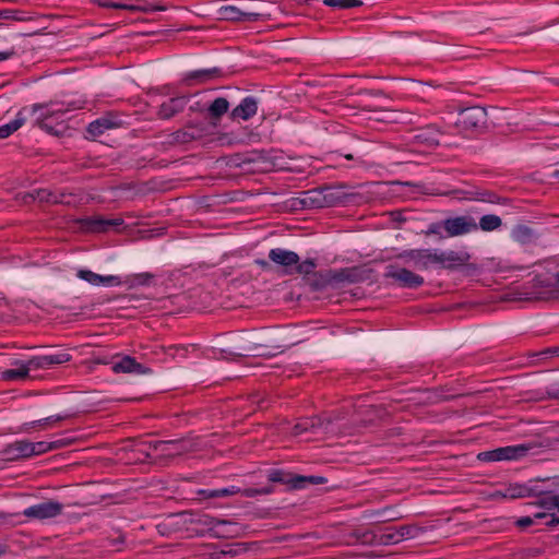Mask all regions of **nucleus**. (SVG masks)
Here are the masks:
<instances>
[{
  "mask_svg": "<svg viewBox=\"0 0 559 559\" xmlns=\"http://www.w3.org/2000/svg\"><path fill=\"white\" fill-rule=\"evenodd\" d=\"M441 229H443V221L430 224L425 235H438L440 238H444V236L441 235Z\"/></svg>",
  "mask_w": 559,
  "mask_h": 559,
  "instance_id": "obj_45",
  "label": "nucleus"
},
{
  "mask_svg": "<svg viewBox=\"0 0 559 559\" xmlns=\"http://www.w3.org/2000/svg\"><path fill=\"white\" fill-rule=\"evenodd\" d=\"M345 158L350 160V159H353L354 157H353V155H352V154H347V155H345Z\"/></svg>",
  "mask_w": 559,
  "mask_h": 559,
  "instance_id": "obj_60",
  "label": "nucleus"
},
{
  "mask_svg": "<svg viewBox=\"0 0 559 559\" xmlns=\"http://www.w3.org/2000/svg\"><path fill=\"white\" fill-rule=\"evenodd\" d=\"M63 510V506L53 500H46L26 508L23 515L31 520H49L58 516Z\"/></svg>",
  "mask_w": 559,
  "mask_h": 559,
  "instance_id": "obj_5",
  "label": "nucleus"
},
{
  "mask_svg": "<svg viewBox=\"0 0 559 559\" xmlns=\"http://www.w3.org/2000/svg\"><path fill=\"white\" fill-rule=\"evenodd\" d=\"M545 349H559V346L546 347Z\"/></svg>",
  "mask_w": 559,
  "mask_h": 559,
  "instance_id": "obj_61",
  "label": "nucleus"
},
{
  "mask_svg": "<svg viewBox=\"0 0 559 559\" xmlns=\"http://www.w3.org/2000/svg\"><path fill=\"white\" fill-rule=\"evenodd\" d=\"M540 519H547V521L545 522L547 525H557L559 523V519L554 514L536 513L534 518L526 516L521 519L519 521V524L521 526H527L533 524L536 520Z\"/></svg>",
  "mask_w": 559,
  "mask_h": 559,
  "instance_id": "obj_36",
  "label": "nucleus"
},
{
  "mask_svg": "<svg viewBox=\"0 0 559 559\" xmlns=\"http://www.w3.org/2000/svg\"><path fill=\"white\" fill-rule=\"evenodd\" d=\"M75 224L82 231L102 233L100 215L78 218Z\"/></svg>",
  "mask_w": 559,
  "mask_h": 559,
  "instance_id": "obj_28",
  "label": "nucleus"
},
{
  "mask_svg": "<svg viewBox=\"0 0 559 559\" xmlns=\"http://www.w3.org/2000/svg\"><path fill=\"white\" fill-rule=\"evenodd\" d=\"M223 72L219 68L202 69L187 73L182 82L186 85H191L193 81L203 84L214 79L221 78Z\"/></svg>",
  "mask_w": 559,
  "mask_h": 559,
  "instance_id": "obj_18",
  "label": "nucleus"
},
{
  "mask_svg": "<svg viewBox=\"0 0 559 559\" xmlns=\"http://www.w3.org/2000/svg\"><path fill=\"white\" fill-rule=\"evenodd\" d=\"M207 133L204 122H189L183 129L175 131L171 136L175 143H189L203 138Z\"/></svg>",
  "mask_w": 559,
  "mask_h": 559,
  "instance_id": "obj_10",
  "label": "nucleus"
},
{
  "mask_svg": "<svg viewBox=\"0 0 559 559\" xmlns=\"http://www.w3.org/2000/svg\"><path fill=\"white\" fill-rule=\"evenodd\" d=\"M40 346H21L20 349H28V350H32V349H37L39 348Z\"/></svg>",
  "mask_w": 559,
  "mask_h": 559,
  "instance_id": "obj_57",
  "label": "nucleus"
},
{
  "mask_svg": "<svg viewBox=\"0 0 559 559\" xmlns=\"http://www.w3.org/2000/svg\"><path fill=\"white\" fill-rule=\"evenodd\" d=\"M114 127H116V123L112 122L111 119L99 118L88 124L87 132L92 136H98L103 134L106 130L112 129Z\"/></svg>",
  "mask_w": 559,
  "mask_h": 559,
  "instance_id": "obj_31",
  "label": "nucleus"
},
{
  "mask_svg": "<svg viewBox=\"0 0 559 559\" xmlns=\"http://www.w3.org/2000/svg\"><path fill=\"white\" fill-rule=\"evenodd\" d=\"M22 115L23 111L21 110L14 120L0 126V139L9 138L13 132L17 131L24 124L25 118Z\"/></svg>",
  "mask_w": 559,
  "mask_h": 559,
  "instance_id": "obj_32",
  "label": "nucleus"
},
{
  "mask_svg": "<svg viewBox=\"0 0 559 559\" xmlns=\"http://www.w3.org/2000/svg\"><path fill=\"white\" fill-rule=\"evenodd\" d=\"M552 176L559 180V169H558V170H556V171L552 174Z\"/></svg>",
  "mask_w": 559,
  "mask_h": 559,
  "instance_id": "obj_59",
  "label": "nucleus"
},
{
  "mask_svg": "<svg viewBox=\"0 0 559 559\" xmlns=\"http://www.w3.org/2000/svg\"><path fill=\"white\" fill-rule=\"evenodd\" d=\"M477 225L484 231H492L502 225V221L498 215L487 214L480 217Z\"/></svg>",
  "mask_w": 559,
  "mask_h": 559,
  "instance_id": "obj_35",
  "label": "nucleus"
},
{
  "mask_svg": "<svg viewBox=\"0 0 559 559\" xmlns=\"http://www.w3.org/2000/svg\"><path fill=\"white\" fill-rule=\"evenodd\" d=\"M533 287L546 288L537 299L548 300L559 298V272L537 274L533 278Z\"/></svg>",
  "mask_w": 559,
  "mask_h": 559,
  "instance_id": "obj_8",
  "label": "nucleus"
},
{
  "mask_svg": "<svg viewBox=\"0 0 559 559\" xmlns=\"http://www.w3.org/2000/svg\"><path fill=\"white\" fill-rule=\"evenodd\" d=\"M299 203L302 205V207H325L322 187L302 192L301 198L299 199Z\"/></svg>",
  "mask_w": 559,
  "mask_h": 559,
  "instance_id": "obj_22",
  "label": "nucleus"
},
{
  "mask_svg": "<svg viewBox=\"0 0 559 559\" xmlns=\"http://www.w3.org/2000/svg\"><path fill=\"white\" fill-rule=\"evenodd\" d=\"M236 492H237V490L235 487L222 488V489L212 490L210 493V497H226V496L234 495Z\"/></svg>",
  "mask_w": 559,
  "mask_h": 559,
  "instance_id": "obj_47",
  "label": "nucleus"
},
{
  "mask_svg": "<svg viewBox=\"0 0 559 559\" xmlns=\"http://www.w3.org/2000/svg\"><path fill=\"white\" fill-rule=\"evenodd\" d=\"M443 229L447 237H456L477 230L478 225L472 216H456L444 219Z\"/></svg>",
  "mask_w": 559,
  "mask_h": 559,
  "instance_id": "obj_7",
  "label": "nucleus"
},
{
  "mask_svg": "<svg viewBox=\"0 0 559 559\" xmlns=\"http://www.w3.org/2000/svg\"><path fill=\"white\" fill-rule=\"evenodd\" d=\"M255 263L258 265H260L261 267H263V269H270L271 267L270 263L267 261H265V260H260L259 259V260L255 261Z\"/></svg>",
  "mask_w": 559,
  "mask_h": 559,
  "instance_id": "obj_54",
  "label": "nucleus"
},
{
  "mask_svg": "<svg viewBox=\"0 0 559 559\" xmlns=\"http://www.w3.org/2000/svg\"><path fill=\"white\" fill-rule=\"evenodd\" d=\"M95 2L99 7L107 8V9H119V10L141 11V12L165 11L166 10V7H163V5H155V7L133 5V4H126V3L114 2V1H108V0H95Z\"/></svg>",
  "mask_w": 559,
  "mask_h": 559,
  "instance_id": "obj_21",
  "label": "nucleus"
},
{
  "mask_svg": "<svg viewBox=\"0 0 559 559\" xmlns=\"http://www.w3.org/2000/svg\"><path fill=\"white\" fill-rule=\"evenodd\" d=\"M269 477H270V479H271L272 481H287V480L283 477V474H282L281 472H277V471H276V472H272V473L270 474V476H269Z\"/></svg>",
  "mask_w": 559,
  "mask_h": 559,
  "instance_id": "obj_52",
  "label": "nucleus"
},
{
  "mask_svg": "<svg viewBox=\"0 0 559 559\" xmlns=\"http://www.w3.org/2000/svg\"><path fill=\"white\" fill-rule=\"evenodd\" d=\"M52 421L51 417H47L32 423V425H46L48 423Z\"/></svg>",
  "mask_w": 559,
  "mask_h": 559,
  "instance_id": "obj_55",
  "label": "nucleus"
},
{
  "mask_svg": "<svg viewBox=\"0 0 559 559\" xmlns=\"http://www.w3.org/2000/svg\"><path fill=\"white\" fill-rule=\"evenodd\" d=\"M37 199L39 202L64 204L68 206H75L82 201V198H79L73 192L51 191L47 189H38Z\"/></svg>",
  "mask_w": 559,
  "mask_h": 559,
  "instance_id": "obj_9",
  "label": "nucleus"
},
{
  "mask_svg": "<svg viewBox=\"0 0 559 559\" xmlns=\"http://www.w3.org/2000/svg\"><path fill=\"white\" fill-rule=\"evenodd\" d=\"M305 340L282 331H271L263 335L259 333L226 334L216 338L207 349H229L234 347H273L289 348L301 345Z\"/></svg>",
  "mask_w": 559,
  "mask_h": 559,
  "instance_id": "obj_1",
  "label": "nucleus"
},
{
  "mask_svg": "<svg viewBox=\"0 0 559 559\" xmlns=\"http://www.w3.org/2000/svg\"><path fill=\"white\" fill-rule=\"evenodd\" d=\"M57 448H59L58 441H53V442H49V441L32 442V441H29V449H31L32 457L40 455V454H45V453H47L51 450H55Z\"/></svg>",
  "mask_w": 559,
  "mask_h": 559,
  "instance_id": "obj_34",
  "label": "nucleus"
},
{
  "mask_svg": "<svg viewBox=\"0 0 559 559\" xmlns=\"http://www.w3.org/2000/svg\"><path fill=\"white\" fill-rule=\"evenodd\" d=\"M115 372H143L142 366L130 356H122L111 362Z\"/></svg>",
  "mask_w": 559,
  "mask_h": 559,
  "instance_id": "obj_25",
  "label": "nucleus"
},
{
  "mask_svg": "<svg viewBox=\"0 0 559 559\" xmlns=\"http://www.w3.org/2000/svg\"><path fill=\"white\" fill-rule=\"evenodd\" d=\"M451 56L454 59H465V58L473 57L474 55L472 53L471 48H468V49L453 48L451 51Z\"/></svg>",
  "mask_w": 559,
  "mask_h": 559,
  "instance_id": "obj_44",
  "label": "nucleus"
},
{
  "mask_svg": "<svg viewBox=\"0 0 559 559\" xmlns=\"http://www.w3.org/2000/svg\"><path fill=\"white\" fill-rule=\"evenodd\" d=\"M219 14L222 20L234 22H254L258 21L262 15L259 12L243 11L234 5L222 7L219 10Z\"/></svg>",
  "mask_w": 559,
  "mask_h": 559,
  "instance_id": "obj_16",
  "label": "nucleus"
},
{
  "mask_svg": "<svg viewBox=\"0 0 559 559\" xmlns=\"http://www.w3.org/2000/svg\"><path fill=\"white\" fill-rule=\"evenodd\" d=\"M469 260V254L456 251L435 252V263L443 269L453 270L456 266L464 265Z\"/></svg>",
  "mask_w": 559,
  "mask_h": 559,
  "instance_id": "obj_14",
  "label": "nucleus"
},
{
  "mask_svg": "<svg viewBox=\"0 0 559 559\" xmlns=\"http://www.w3.org/2000/svg\"><path fill=\"white\" fill-rule=\"evenodd\" d=\"M323 477H320V476H310V477H305V476H298L296 478L293 479V486L296 487V488H302L305 486V483H311V484H321L323 483Z\"/></svg>",
  "mask_w": 559,
  "mask_h": 559,
  "instance_id": "obj_42",
  "label": "nucleus"
},
{
  "mask_svg": "<svg viewBox=\"0 0 559 559\" xmlns=\"http://www.w3.org/2000/svg\"><path fill=\"white\" fill-rule=\"evenodd\" d=\"M346 186H323L322 192L324 197V206H334L338 204H347L355 198L354 193H347L344 189Z\"/></svg>",
  "mask_w": 559,
  "mask_h": 559,
  "instance_id": "obj_11",
  "label": "nucleus"
},
{
  "mask_svg": "<svg viewBox=\"0 0 559 559\" xmlns=\"http://www.w3.org/2000/svg\"><path fill=\"white\" fill-rule=\"evenodd\" d=\"M477 457L479 461H483V462H499L497 453H496V449L490 450V451L480 452L477 455Z\"/></svg>",
  "mask_w": 559,
  "mask_h": 559,
  "instance_id": "obj_46",
  "label": "nucleus"
},
{
  "mask_svg": "<svg viewBox=\"0 0 559 559\" xmlns=\"http://www.w3.org/2000/svg\"><path fill=\"white\" fill-rule=\"evenodd\" d=\"M1 19L4 20H13V21H26L27 17L23 14V12L15 10H0Z\"/></svg>",
  "mask_w": 559,
  "mask_h": 559,
  "instance_id": "obj_43",
  "label": "nucleus"
},
{
  "mask_svg": "<svg viewBox=\"0 0 559 559\" xmlns=\"http://www.w3.org/2000/svg\"><path fill=\"white\" fill-rule=\"evenodd\" d=\"M154 278V275L152 273H140L134 274L128 277L127 283L131 286H138V285H150L152 280Z\"/></svg>",
  "mask_w": 559,
  "mask_h": 559,
  "instance_id": "obj_39",
  "label": "nucleus"
},
{
  "mask_svg": "<svg viewBox=\"0 0 559 559\" xmlns=\"http://www.w3.org/2000/svg\"><path fill=\"white\" fill-rule=\"evenodd\" d=\"M439 135L440 132L437 128L433 126H427L426 128L418 130L414 135V139L418 143H423L431 147L439 144Z\"/></svg>",
  "mask_w": 559,
  "mask_h": 559,
  "instance_id": "obj_26",
  "label": "nucleus"
},
{
  "mask_svg": "<svg viewBox=\"0 0 559 559\" xmlns=\"http://www.w3.org/2000/svg\"><path fill=\"white\" fill-rule=\"evenodd\" d=\"M187 103L188 99L186 96L171 97L160 104L156 115L162 120H168L181 112L187 106Z\"/></svg>",
  "mask_w": 559,
  "mask_h": 559,
  "instance_id": "obj_15",
  "label": "nucleus"
},
{
  "mask_svg": "<svg viewBox=\"0 0 559 559\" xmlns=\"http://www.w3.org/2000/svg\"><path fill=\"white\" fill-rule=\"evenodd\" d=\"M396 259L403 260L405 264L413 265L418 270H428L430 264L435 263V252L429 249L404 250L396 255Z\"/></svg>",
  "mask_w": 559,
  "mask_h": 559,
  "instance_id": "obj_6",
  "label": "nucleus"
},
{
  "mask_svg": "<svg viewBox=\"0 0 559 559\" xmlns=\"http://www.w3.org/2000/svg\"><path fill=\"white\" fill-rule=\"evenodd\" d=\"M35 200H38L37 199V190L34 192V193H25L23 197H22V201L23 203L25 204H29L32 203L33 201Z\"/></svg>",
  "mask_w": 559,
  "mask_h": 559,
  "instance_id": "obj_50",
  "label": "nucleus"
},
{
  "mask_svg": "<svg viewBox=\"0 0 559 559\" xmlns=\"http://www.w3.org/2000/svg\"><path fill=\"white\" fill-rule=\"evenodd\" d=\"M316 269V262L313 259H308L304 262H298L294 265L293 273H299L304 275V281L307 280V276H310L314 272Z\"/></svg>",
  "mask_w": 559,
  "mask_h": 559,
  "instance_id": "obj_37",
  "label": "nucleus"
},
{
  "mask_svg": "<svg viewBox=\"0 0 559 559\" xmlns=\"http://www.w3.org/2000/svg\"><path fill=\"white\" fill-rule=\"evenodd\" d=\"M258 111V102L254 97L248 96L245 97L241 103L236 106L231 112V119H242L248 120L253 117Z\"/></svg>",
  "mask_w": 559,
  "mask_h": 559,
  "instance_id": "obj_19",
  "label": "nucleus"
},
{
  "mask_svg": "<svg viewBox=\"0 0 559 559\" xmlns=\"http://www.w3.org/2000/svg\"><path fill=\"white\" fill-rule=\"evenodd\" d=\"M362 280V273L357 267L331 270V287L336 288L342 283H357Z\"/></svg>",
  "mask_w": 559,
  "mask_h": 559,
  "instance_id": "obj_17",
  "label": "nucleus"
},
{
  "mask_svg": "<svg viewBox=\"0 0 559 559\" xmlns=\"http://www.w3.org/2000/svg\"><path fill=\"white\" fill-rule=\"evenodd\" d=\"M66 111L67 110L58 109L53 111L43 112L37 117L36 124L49 134L61 136L68 130V126L63 121L58 122L56 126H52L50 123V119L55 116H58L59 114H64Z\"/></svg>",
  "mask_w": 559,
  "mask_h": 559,
  "instance_id": "obj_13",
  "label": "nucleus"
},
{
  "mask_svg": "<svg viewBox=\"0 0 559 559\" xmlns=\"http://www.w3.org/2000/svg\"><path fill=\"white\" fill-rule=\"evenodd\" d=\"M264 159V153L262 151H254L250 153L249 157L242 159L243 164L258 163Z\"/></svg>",
  "mask_w": 559,
  "mask_h": 559,
  "instance_id": "obj_48",
  "label": "nucleus"
},
{
  "mask_svg": "<svg viewBox=\"0 0 559 559\" xmlns=\"http://www.w3.org/2000/svg\"><path fill=\"white\" fill-rule=\"evenodd\" d=\"M456 126L465 130L480 131L487 128V111L480 106L463 108L459 111Z\"/></svg>",
  "mask_w": 559,
  "mask_h": 559,
  "instance_id": "obj_4",
  "label": "nucleus"
},
{
  "mask_svg": "<svg viewBox=\"0 0 559 559\" xmlns=\"http://www.w3.org/2000/svg\"><path fill=\"white\" fill-rule=\"evenodd\" d=\"M3 454L9 460L29 459L32 457L29 441L23 439L12 442L4 448Z\"/></svg>",
  "mask_w": 559,
  "mask_h": 559,
  "instance_id": "obj_20",
  "label": "nucleus"
},
{
  "mask_svg": "<svg viewBox=\"0 0 559 559\" xmlns=\"http://www.w3.org/2000/svg\"><path fill=\"white\" fill-rule=\"evenodd\" d=\"M43 108H44V105L35 104V105H33V107H32V112H33V114H36L39 109H43Z\"/></svg>",
  "mask_w": 559,
  "mask_h": 559,
  "instance_id": "obj_56",
  "label": "nucleus"
},
{
  "mask_svg": "<svg viewBox=\"0 0 559 559\" xmlns=\"http://www.w3.org/2000/svg\"><path fill=\"white\" fill-rule=\"evenodd\" d=\"M512 237L520 243H528L535 237L534 230L526 225H518L512 230Z\"/></svg>",
  "mask_w": 559,
  "mask_h": 559,
  "instance_id": "obj_33",
  "label": "nucleus"
},
{
  "mask_svg": "<svg viewBox=\"0 0 559 559\" xmlns=\"http://www.w3.org/2000/svg\"><path fill=\"white\" fill-rule=\"evenodd\" d=\"M229 109V102L224 97H218L212 102L207 111L212 119L219 120Z\"/></svg>",
  "mask_w": 559,
  "mask_h": 559,
  "instance_id": "obj_30",
  "label": "nucleus"
},
{
  "mask_svg": "<svg viewBox=\"0 0 559 559\" xmlns=\"http://www.w3.org/2000/svg\"><path fill=\"white\" fill-rule=\"evenodd\" d=\"M312 290H322L328 286H331V270L314 271L310 276H307L305 281Z\"/></svg>",
  "mask_w": 559,
  "mask_h": 559,
  "instance_id": "obj_23",
  "label": "nucleus"
},
{
  "mask_svg": "<svg viewBox=\"0 0 559 559\" xmlns=\"http://www.w3.org/2000/svg\"><path fill=\"white\" fill-rule=\"evenodd\" d=\"M323 3L336 9H350L362 5L361 0H323Z\"/></svg>",
  "mask_w": 559,
  "mask_h": 559,
  "instance_id": "obj_38",
  "label": "nucleus"
},
{
  "mask_svg": "<svg viewBox=\"0 0 559 559\" xmlns=\"http://www.w3.org/2000/svg\"><path fill=\"white\" fill-rule=\"evenodd\" d=\"M122 224V218H105L100 216L102 233H106L110 229H118Z\"/></svg>",
  "mask_w": 559,
  "mask_h": 559,
  "instance_id": "obj_41",
  "label": "nucleus"
},
{
  "mask_svg": "<svg viewBox=\"0 0 559 559\" xmlns=\"http://www.w3.org/2000/svg\"><path fill=\"white\" fill-rule=\"evenodd\" d=\"M226 522H218V525H226Z\"/></svg>",
  "mask_w": 559,
  "mask_h": 559,
  "instance_id": "obj_62",
  "label": "nucleus"
},
{
  "mask_svg": "<svg viewBox=\"0 0 559 559\" xmlns=\"http://www.w3.org/2000/svg\"><path fill=\"white\" fill-rule=\"evenodd\" d=\"M269 259L272 262L284 266V274L287 275L293 274L294 265L299 262V255L296 252L282 248L271 249L269 252Z\"/></svg>",
  "mask_w": 559,
  "mask_h": 559,
  "instance_id": "obj_12",
  "label": "nucleus"
},
{
  "mask_svg": "<svg viewBox=\"0 0 559 559\" xmlns=\"http://www.w3.org/2000/svg\"><path fill=\"white\" fill-rule=\"evenodd\" d=\"M189 346L195 348V347L199 346V344H194L193 343V344H189V345L179 344V345H169V346L159 345L158 349H176V350H179V349H188Z\"/></svg>",
  "mask_w": 559,
  "mask_h": 559,
  "instance_id": "obj_49",
  "label": "nucleus"
},
{
  "mask_svg": "<svg viewBox=\"0 0 559 559\" xmlns=\"http://www.w3.org/2000/svg\"><path fill=\"white\" fill-rule=\"evenodd\" d=\"M14 55H15V50L13 48L5 50V51H0V61L8 60Z\"/></svg>",
  "mask_w": 559,
  "mask_h": 559,
  "instance_id": "obj_51",
  "label": "nucleus"
},
{
  "mask_svg": "<svg viewBox=\"0 0 559 559\" xmlns=\"http://www.w3.org/2000/svg\"><path fill=\"white\" fill-rule=\"evenodd\" d=\"M527 448L524 445H508L496 449L499 462L501 461H515L524 456Z\"/></svg>",
  "mask_w": 559,
  "mask_h": 559,
  "instance_id": "obj_27",
  "label": "nucleus"
},
{
  "mask_svg": "<svg viewBox=\"0 0 559 559\" xmlns=\"http://www.w3.org/2000/svg\"><path fill=\"white\" fill-rule=\"evenodd\" d=\"M526 493H527L526 487L520 486V485H514V486H510L509 488H507L506 491L502 493V496L506 498L515 499V498L525 497Z\"/></svg>",
  "mask_w": 559,
  "mask_h": 559,
  "instance_id": "obj_40",
  "label": "nucleus"
},
{
  "mask_svg": "<svg viewBox=\"0 0 559 559\" xmlns=\"http://www.w3.org/2000/svg\"><path fill=\"white\" fill-rule=\"evenodd\" d=\"M487 195H488V199H486V201L491 202V203L495 202V200H493L495 199V194L487 193Z\"/></svg>",
  "mask_w": 559,
  "mask_h": 559,
  "instance_id": "obj_58",
  "label": "nucleus"
},
{
  "mask_svg": "<svg viewBox=\"0 0 559 559\" xmlns=\"http://www.w3.org/2000/svg\"><path fill=\"white\" fill-rule=\"evenodd\" d=\"M548 504L559 510V495L550 497L548 499Z\"/></svg>",
  "mask_w": 559,
  "mask_h": 559,
  "instance_id": "obj_53",
  "label": "nucleus"
},
{
  "mask_svg": "<svg viewBox=\"0 0 559 559\" xmlns=\"http://www.w3.org/2000/svg\"><path fill=\"white\" fill-rule=\"evenodd\" d=\"M78 276L93 285L111 284L117 280L115 276H102L90 270H80Z\"/></svg>",
  "mask_w": 559,
  "mask_h": 559,
  "instance_id": "obj_29",
  "label": "nucleus"
},
{
  "mask_svg": "<svg viewBox=\"0 0 559 559\" xmlns=\"http://www.w3.org/2000/svg\"><path fill=\"white\" fill-rule=\"evenodd\" d=\"M69 359L70 356L67 353H61L58 355L34 356L25 361L16 360L12 364V368L2 372V378L8 381L24 380L34 370L49 368L52 365L62 364Z\"/></svg>",
  "mask_w": 559,
  "mask_h": 559,
  "instance_id": "obj_2",
  "label": "nucleus"
},
{
  "mask_svg": "<svg viewBox=\"0 0 559 559\" xmlns=\"http://www.w3.org/2000/svg\"><path fill=\"white\" fill-rule=\"evenodd\" d=\"M385 278L392 280L393 284L401 288L416 289L424 285V277L414 273L407 267L390 264L385 267Z\"/></svg>",
  "mask_w": 559,
  "mask_h": 559,
  "instance_id": "obj_3",
  "label": "nucleus"
},
{
  "mask_svg": "<svg viewBox=\"0 0 559 559\" xmlns=\"http://www.w3.org/2000/svg\"><path fill=\"white\" fill-rule=\"evenodd\" d=\"M392 337L386 334H366L361 346L376 348V347H391L401 346L402 344L392 342Z\"/></svg>",
  "mask_w": 559,
  "mask_h": 559,
  "instance_id": "obj_24",
  "label": "nucleus"
}]
</instances>
